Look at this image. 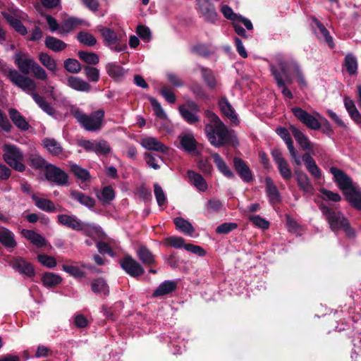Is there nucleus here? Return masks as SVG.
Wrapping results in <instances>:
<instances>
[{
	"label": "nucleus",
	"mask_w": 361,
	"mask_h": 361,
	"mask_svg": "<svg viewBox=\"0 0 361 361\" xmlns=\"http://www.w3.org/2000/svg\"><path fill=\"white\" fill-rule=\"evenodd\" d=\"M204 116L211 123H207L204 127L206 137L211 145L220 148L238 145L234 131L229 130L215 113L207 109Z\"/></svg>",
	"instance_id": "nucleus-1"
},
{
	"label": "nucleus",
	"mask_w": 361,
	"mask_h": 361,
	"mask_svg": "<svg viewBox=\"0 0 361 361\" xmlns=\"http://www.w3.org/2000/svg\"><path fill=\"white\" fill-rule=\"evenodd\" d=\"M330 172L338 188L342 190L345 200L356 210H361V190L353 184V180L343 171L331 167Z\"/></svg>",
	"instance_id": "nucleus-2"
},
{
	"label": "nucleus",
	"mask_w": 361,
	"mask_h": 361,
	"mask_svg": "<svg viewBox=\"0 0 361 361\" xmlns=\"http://www.w3.org/2000/svg\"><path fill=\"white\" fill-rule=\"evenodd\" d=\"M319 207L329 224L332 231L343 230L350 238L355 236V230L350 226L348 219L344 216L341 212H336L324 203H321Z\"/></svg>",
	"instance_id": "nucleus-3"
},
{
	"label": "nucleus",
	"mask_w": 361,
	"mask_h": 361,
	"mask_svg": "<svg viewBox=\"0 0 361 361\" xmlns=\"http://www.w3.org/2000/svg\"><path fill=\"white\" fill-rule=\"evenodd\" d=\"M57 221L59 224L74 231H81L90 238L99 237L102 234V228L93 223L83 222L75 215L59 214Z\"/></svg>",
	"instance_id": "nucleus-4"
},
{
	"label": "nucleus",
	"mask_w": 361,
	"mask_h": 361,
	"mask_svg": "<svg viewBox=\"0 0 361 361\" xmlns=\"http://www.w3.org/2000/svg\"><path fill=\"white\" fill-rule=\"evenodd\" d=\"M71 113L86 130L94 132L101 129L104 118L102 109L93 111L90 115L83 113L80 109H71Z\"/></svg>",
	"instance_id": "nucleus-5"
},
{
	"label": "nucleus",
	"mask_w": 361,
	"mask_h": 361,
	"mask_svg": "<svg viewBox=\"0 0 361 361\" xmlns=\"http://www.w3.org/2000/svg\"><path fill=\"white\" fill-rule=\"evenodd\" d=\"M4 154L3 159L14 170L23 172L25 166L22 163L23 154L18 147L13 145H5L4 146Z\"/></svg>",
	"instance_id": "nucleus-6"
},
{
	"label": "nucleus",
	"mask_w": 361,
	"mask_h": 361,
	"mask_svg": "<svg viewBox=\"0 0 361 361\" xmlns=\"http://www.w3.org/2000/svg\"><path fill=\"white\" fill-rule=\"evenodd\" d=\"M6 78L23 91H33L36 89V85L32 79L20 74L14 68H10Z\"/></svg>",
	"instance_id": "nucleus-7"
},
{
	"label": "nucleus",
	"mask_w": 361,
	"mask_h": 361,
	"mask_svg": "<svg viewBox=\"0 0 361 361\" xmlns=\"http://www.w3.org/2000/svg\"><path fill=\"white\" fill-rule=\"evenodd\" d=\"M121 269L130 276L138 278L144 274L145 269L131 255H126L119 261Z\"/></svg>",
	"instance_id": "nucleus-8"
},
{
	"label": "nucleus",
	"mask_w": 361,
	"mask_h": 361,
	"mask_svg": "<svg viewBox=\"0 0 361 361\" xmlns=\"http://www.w3.org/2000/svg\"><path fill=\"white\" fill-rule=\"evenodd\" d=\"M44 176L47 181L63 186L68 183V175L61 168L51 164L47 166Z\"/></svg>",
	"instance_id": "nucleus-9"
},
{
	"label": "nucleus",
	"mask_w": 361,
	"mask_h": 361,
	"mask_svg": "<svg viewBox=\"0 0 361 361\" xmlns=\"http://www.w3.org/2000/svg\"><path fill=\"white\" fill-rule=\"evenodd\" d=\"M197 11L206 22L214 24L218 20L219 15L216 8L210 0H196Z\"/></svg>",
	"instance_id": "nucleus-10"
},
{
	"label": "nucleus",
	"mask_w": 361,
	"mask_h": 361,
	"mask_svg": "<svg viewBox=\"0 0 361 361\" xmlns=\"http://www.w3.org/2000/svg\"><path fill=\"white\" fill-rule=\"evenodd\" d=\"M8 264L15 271L28 278H32L36 274L34 266L22 257H12Z\"/></svg>",
	"instance_id": "nucleus-11"
},
{
	"label": "nucleus",
	"mask_w": 361,
	"mask_h": 361,
	"mask_svg": "<svg viewBox=\"0 0 361 361\" xmlns=\"http://www.w3.org/2000/svg\"><path fill=\"white\" fill-rule=\"evenodd\" d=\"M294 116L308 128L311 130H319L321 128L320 122L310 113L300 107H293L291 109Z\"/></svg>",
	"instance_id": "nucleus-12"
},
{
	"label": "nucleus",
	"mask_w": 361,
	"mask_h": 361,
	"mask_svg": "<svg viewBox=\"0 0 361 361\" xmlns=\"http://www.w3.org/2000/svg\"><path fill=\"white\" fill-rule=\"evenodd\" d=\"M233 167L239 177L245 183L253 180L252 172L247 162L238 157L233 158Z\"/></svg>",
	"instance_id": "nucleus-13"
},
{
	"label": "nucleus",
	"mask_w": 361,
	"mask_h": 361,
	"mask_svg": "<svg viewBox=\"0 0 361 361\" xmlns=\"http://www.w3.org/2000/svg\"><path fill=\"white\" fill-rule=\"evenodd\" d=\"M35 62L27 54L17 52L14 55V63L20 72L24 75L30 74Z\"/></svg>",
	"instance_id": "nucleus-14"
},
{
	"label": "nucleus",
	"mask_w": 361,
	"mask_h": 361,
	"mask_svg": "<svg viewBox=\"0 0 361 361\" xmlns=\"http://www.w3.org/2000/svg\"><path fill=\"white\" fill-rule=\"evenodd\" d=\"M136 254L140 261L145 266L152 267L157 264L155 256L146 245H140L136 250Z\"/></svg>",
	"instance_id": "nucleus-15"
},
{
	"label": "nucleus",
	"mask_w": 361,
	"mask_h": 361,
	"mask_svg": "<svg viewBox=\"0 0 361 361\" xmlns=\"http://www.w3.org/2000/svg\"><path fill=\"white\" fill-rule=\"evenodd\" d=\"M141 145L147 150L155 151L163 154H167L169 152V147L167 146L153 137L143 138L141 141Z\"/></svg>",
	"instance_id": "nucleus-16"
},
{
	"label": "nucleus",
	"mask_w": 361,
	"mask_h": 361,
	"mask_svg": "<svg viewBox=\"0 0 361 361\" xmlns=\"http://www.w3.org/2000/svg\"><path fill=\"white\" fill-rule=\"evenodd\" d=\"M0 243L8 250H12L17 246L14 233L4 226H0Z\"/></svg>",
	"instance_id": "nucleus-17"
},
{
	"label": "nucleus",
	"mask_w": 361,
	"mask_h": 361,
	"mask_svg": "<svg viewBox=\"0 0 361 361\" xmlns=\"http://www.w3.org/2000/svg\"><path fill=\"white\" fill-rule=\"evenodd\" d=\"M219 106L222 114L233 123L237 125L239 123L235 110L226 97H224L219 99Z\"/></svg>",
	"instance_id": "nucleus-18"
},
{
	"label": "nucleus",
	"mask_w": 361,
	"mask_h": 361,
	"mask_svg": "<svg viewBox=\"0 0 361 361\" xmlns=\"http://www.w3.org/2000/svg\"><path fill=\"white\" fill-rule=\"evenodd\" d=\"M8 115L16 128L22 131H26L29 129L30 125L26 118L16 109H9Z\"/></svg>",
	"instance_id": "nucleus-19"
},
{
	"label": "nucleus",
	"mask_w": 361,
	"mask_h": 361,
	"mask_svg": "<svg viewBox=\"0 0 361 361\" xmlns=\"http://www.w3.org/2000/svg\"><path fill=\"white\" fill-rule=\"evenodd\" d=\"M290 130L294 138L295 139L297 142L300 145V146L301 147V148L303 150L308 151V152L312 150V149H313L312 143L310 141L308 137L302 132H301L299 129H298L294 126H290Z\"/></svg>",
	"instance_id": "nucleus-20"
},
{
	"label": "nucleus",
	"mask_w": 361,
	"mask_h": 361,
	"mask_svg": "<svg viewBox=\"0 0 361 361\" xmlns=\"http://www.w3.org/2000/svg\"><path fill=\"white\" fill-rule=\"evenodd\" d=\"M266 183V194L269 198V202L271 204L280 203L281 202V197L277 187L273 183L270 177H267L265 179Z\"/></svg>",
	"instance_id": "nucleus-21"
},
{
	"label": "nucleus",
	"mask_w": 361,
	"mask_h": 361,
	"mask_svg": "<svg viewBox=\"0 0 361 361\" xmlns=\"http://www.w3.org/2000/svg\"><path fill=\"white\" fill-rule=\"evenodd\" d=\"M302 160L305 162L306 169L312 176L315 179L322 178V171L309 152L305 153L302 156Z\"/></svg>",
	"instance_id": "nucleus-22"
},
{
	"label": "nucleus",
	"mask_w": 361,
	"mask_h": 361,
	"mask_svg": "<svg viewBox=\"0 0 361 361\" xmlns=\"http://www.w3.org/2000/svg\"><path fill=\"white\" fill-rule=\"evenodd\" d=\"M67 85L78 92H89L92 89V86L87 82L73 75L67 77Z\"/></svg>",
	"instance_id": "nucleus-23"
},
{
	"label": "nucleus",
	"mask_w": 361,
	"mask_h": 361,
	"mask_svg": "<svg viewBox=\"0 0 361 361\" xmlns=\"http://www.w3.org/2000/svg\"><path fill=\"white\" fill-rule=\"evenodd\" d=\"M180 145L186 152L194 153L197 150V142L192 134H184L178 136Z\"/></svg>",
	"instance_id": "nucleus-24"
},
{
	"label": "nucleus",
	"mask_w": 361,
	"mask_h": 361,
	"mask_svg": "<svg viewBox=\"0 0 361 361\" xmlns=\"http://www.w3.org/2000/svg\"><path fill=\"white\" fill-rule=\"evenodd\" d=\"M212 157L216 168L225 177L229 179H233L235 177L233 171L229 168L224 159L218 153H212Z\"/></svg>",
	"instance_id": "nucleus-25"
},
{
	"label": "nucleus",
	"mask_w": 361,
	"mask_h": 361,
	"mask_svg": "<svg viewBox=\"0 0 361 361\" xmlns=\"http://www.w3.org/2000/svg\"><path fill=\"white\" fill-rule=\"evenodd\" d=\"M271 72L278 87L281 90L282 94L290 99H293L294 97L293 94L291 92V91L287 87L285 83V80L282 78V76L281 75V73H279L278 69L274 66H272L271 67Z\"/></svg>",
	"instance_id": "nucleus-26"
},
{
	"label": "nucleus",
	"mask_w": 361,
	"mask_h": 361,
	"mask_svg": "<svg viewBox=\"0 0 361 361\" xmlns=\"http://www.w3.org/2000/svg\"><path fill=\"white\" fill-rule=\"evenodd\" d=\"M189 182L196 187L199 190L204 192L208 188V185L202 176L192 170L187 172Z\"/></svg>",
	"instance_id": "nucleus-27"
},
{
	"label": "nucleus",
	"mask_w": 361,
	"mask_h": 361,
	"mask_svg": "<svg viewBox=\"0 0 361 361\" xmlns=\"http://www.w3.org/2000/svg\"><path fill=\"white\" fill-rule=\"evenodd\" d=\"M22 235L37 247H45L47 244L46 239L40 234L32 230L23 229Z\"/></svg>",
	"instance_id": "nucleus-28"
},
{
	"label": "nucleus",
	"mask_w": 361,
	"mask_h": 361,
	"mask_svg": "<svg viewBox=\"0 0 361 361\" xmlns=\"http://www.w3.org/2000/svg\"><path fill=\"white\" fill-rule=\"evenodd\" d=\"M42 145L52 156L57 157L63 152L61 143L54 138L45 137L42 140Z\"/></svg>",
	"instance_id": "nucleus-29"
},
{
	"label": "nucleus",
	"mask_w": 361,
	"mask_h": 361,
	"mask_svg": "<svg viewBox=\"0 0 361 361\" xmlns=\"http://www.w3.org/2000/svg\"><path fill=\"white\" fill-rule=\"evenodd\" d=\"M70 195L80 204L84 205L89 209L94 208L96 204V201L93 197L86 195L80 191L71 190L70 192Z\"/></svg>",
	"instance_id": "nucleus-30"
},
{
	"label": "nucleus",
	"mask_w": 361,
	"mask_h": 361,
	"mask_svg": "<svg viewBox=\"0 0 361 361\" xmlns=\"http://www.w3.org/2000/svg\"><path fill=\"white\" fill-rule=\"evenodd\" d=\"M2 16L6 21L19 34L25 35L27 32V28L18 18L7 12H2Z\"/></svg>",
	"instance_id": "nucleus-31"
},
{
	"label": "nucleus",
	"mask_w": 361,
	"mask_h": 361,
	"mask_svg": "<svg viewBox=\"0 0 361 361\" xmlns=\"http://www.w3.org/2000/svg\"><path fill=\"white\" fill-rule=\"evenodd\" d=\"M312 21L314 23L315 25L319 31V36H318V38L324 40L331 49H334L335 44L329 30L316 17H312Z\"/></svg>",
	"instance_id": "nucleus-32"
},
{
	"label": "nucleus",
	"mask_w": 361,
	"mask_h": 361,
	"mask_svg": "<svg viewBox=\"0 0 361 361\" xmlns=\"http://www.w3.org/2000/svg\"><path fill=\"white\" fill-rule=\"evenodd\" d=\"M91 290L94 293L105 297L109 294V286L103 278H97L92 280Z\"/></svg>",
	"instance_id": "nucleus-33"
},
{
	"label": "nucleus",
	"mask_w": 361,
	"mask_h": 361,
	"mask_svg": "<svg viewBox=\"0 0 361 361\" xmlns=\"http://www.w3.org/2000/svg\"><path fill=\"white\" fill-rule=\"evenodd\" d=\"M42 284L46 288H54L62 282V278L53 272H45L41 277Z\"/></svg>",
	"instance_id": "nucleus-34"
},
{
	"label": "nucleus",
	"mask_w": 361,
	"mask_h": 361,
	"mask_svg": "<svg viewBox=\"0 0 361 361\" xmlns=\"http://www.w3.org/2000/svg\"><path fill=\"white\" fill-rule=\"evenodd\" d=\"M177 283L173 281H165L161 283L152 293L153 297H159L167 295L176 290Z\"/></svg>",
	"instance_id": "nucleus-35"
},
{
	"label": "nucleus",
	"mask_w": 361,
	"mask_h": 361,
	"mask_svg": "<svg viewBox=\"0 0 361 361\" xmlns=\"http://www.w3.org/2000/svg\"><path fill=\"white\" fill-rule=\"evenodd\" d=\"M32 97L34 101L42 111H44L49 116H54L55 114V109L53 107L51 103L46 101L44 97L40 96L37 92L32 93Z\"/></svg>",
	"instance_id": "nucleus-36"
},
{
	"label": "nucleus",
	"mask_w": 361,
	"mask_h": 361,
	"mask_svg": "<svg viewBox=\"0 0 361 361\" xmlns=\"http://www.w3.org/2000/svg\"><path fill=\"white\" fill-rule=\"evenodd\" d=\"M178 111L183 119L188 124L193 125L200 121L199 116L195 112L190 111L185 105H180Z\"/></svg>",
	"instance_id": "nucleus-37"
},
{
	"label": "nucleus",
	"mask_w": 361,
	"mask_h": 361,
	"mask_svg": "<svg viewBox=\"0 0 361 361\" xmlns=\"http://www.w3.org/2000/svg\"><path fill=\"white\" fill-rule=\"evenodd\" d=\"M44 44L47 48L55 52L61 51L67 47V44L63 41L52 36H47Z\"/></svg>",
	"instance_id": "nucleus-38"
},
{
	"label": "nucleus",
	"mask_w": 361,
	"mask_h": 361,
	"mask_svg": "<svg viewBox=\"0 0 361 361\" xmlns=\"http://www.w3.org/2000/svg\"><path fill=\"white\" fill-rule=\"evenodd\" d=\"M99 32L108 46L115 44L118 41L116 32L111 28L101 27Z\"/></svg>",
	"instance_id": "nucleus-39"
},
{
	"label": "nucleus",
	"mask_w": 361,
	"mask_h": 361,
	"mask_svg": "<svg viewBox=\"0 0 361 361\" xmlns=\"http://www.w3.org/2000/svg\"><path fill=\"white\" fill-rule=\"evenodd\" d=\"M199 69L206 85L212 90L215 89L217 82L212 71L208 68L202 66H200Z\"/></svg>",
	"instance_id": "nucleus-40"
},
{
	"label": "nucleus",
	"mask_w": 361,
	"mask_h": 361,
	"mask_svg": "<svg viewBox=\"0 0 361 361\" xmlns=\"http://www.w3.org/2000/svg\"><path fill=\"white\" fill-rule=\"evenodd\" d=\"M173 223L178 230L188 235H192L195 231V228L191 223L182 217L175 218L173 219Z\"/></svg>",
	"instance_id": "nucleus-41"
},
{
	"label": "nucleus",
	"mask_w": 361,
	"mask_h": 361,
	"mask_svg": "<svg viewBox=\"0 0 361 361\" xmlns=\"http://www.w3.org/2000/svg\"><path fill=\"white\" fill-rule=\"evenodd\" d=\"M32 199L35 201V205L40 209L47 212H55L56 207L54 202L48 199L39 198L33 195Z\"/></svg>",
	"instance_id": "nucleus-42"
},
{
	"label": "nucleus",
	"mask_w": 361,
	"mask_h": 361,
	"mask_svg": "<svg viewBox=\"0 0 361 361\" xmlns=\"http://www.w3.org/2000/svg\"><path fill=\"white\" fill-rule=\"evenodd\" d=\"M27 164L34 169H44V171H46L47 166L50 164L42 157L37 154H31L27 159Z\"/></svg>",
	"instance_id": "nucleus-43"
},
{
	"label": "nucleus",
	"mask_w": 361,
	"mask_h": 361,
	"mask_svg": "<svg viewBox=\"0 0 361 361\" xmlns=\"http://www.w3.org/2000/svg\"><path fill=\"white\" fill-rule=\"evenodd\" d=\"M343 66L349 75H355L358 66L357 58L351 53L346 54L344 59Z\"/></svg>",
	"instance_id": "nucleus-44"
},
{
	"label": "nucleus",
	"mask_w": 361,
	"mask_h": 361,
	"mask_svg": "<svg viewBox=\"0 0 361 361\" xmlns=\"http://www.w3.org/2000/svg\"><path fill=\"white\" fill-rule=\"evenodd\" d=\"M40 63L49 71L55 73L57 71V64L54 59L47 53L40 52L38 56Z\"/></svg>",
	"instance_id": "nucleus-45"
},
{
	"label": "nucleus",
	"mask_w": 361,
	"mask_h": 361,
	"mask_svg": "<svg viewBox=\"0 0 361 361\" xmlns=\"http://www.w3.org/2000/svg\"><path fill=\"white\" fill-rule=\"evenodd\" d=\"M107 74L114 80H118L124 75V69L116 63H109L106 65Z\"/></svg>",
	"instance_id": "nucleus-46"
},
{
	"label": "nucleus",
	"mask_w": 361,
	"mask_h": 361,
	"mask_svg": "<svg viewBox=\"0 0 361 361\" xmlns=\"http://www.w3.org/2000/svg\"><path fill=\"white\" fill-rule=\"evenodd\" d=\"M78 56L81 61L87 64V66H94L99 62L98 54L94 52L79 51L78 52Z\"/></svg>",
	"instance_id": "nucleus-47"
},
{
	"label": "nucleus",
	"mask_w": 361,
	"mask_h": 361,
	"mask_svg": "<svg viewBox=\"0 0 361 361\" xmlns=\"http://www.w3.org/2000/svg\"><path fill=\"white\" fill-rule=\"evenodd\" d=\"M185 240L180 236H169L167 238H165L163 240L164 245L166 246H170L171 247L176 248V249H180L182 247L185 248Z\"/></svg>",
	"instance_id": "nucleus-48"
},
{
	"label": "nucleus",
	"mask_w": 361,
	"mask_h": 361,
	"mask_svg": "<svg viewBox=\"0 0 361 361\" xmlns=\"http://www.w3.org/2000/svg\"><path fill=\"white\" fill-rule=\"evenodd\" d=\"M70 171L77 178L82 181H87L90 178V172L76 164L70 165Z\"/></svg>",
	"instance_id": "nucleus-49"
},
{
	"label": "nucleus",
	"mask_w": 361,
	"mask_h": 361,
	"mask_svg": "<svg viewBox=\"0 0 361 361\" xmlns=\"http://www.w3.org/2000/svg\"><path fill=\"white\" fill-rule=\"evenodd\" d=\"M63 66L64 68L71 73H78L83 68L77 59L73 58L65 60Z\"/></svg>",
	"instance_id": "nucleus-50"
},
{
	"label": "nucleus",
	"mask_w": 361,
	"mask_h": 361,
	"mask_svg": "<svg viewBox=\"0 0 361 361\" xmlns=\"http://www.w3.org/2000/svg\"><path fill=\"white\" fill-rule=\"evenodd\" d=\"M78 40L85 45L92 47L96 44V38L90 33L85 31L80 32L77 35Z\"/></svg>",
	"instance_id": "nucleus-51"
},
{
	"label": "nucleus",
	"mask_w": 361,
	"mask_h": 361,
	"mask_svg": "<svg viewBox=\"0 0 361 361\" xmlns=\"http://www.w3.org/2000/svg\"><path fill=\"white\" fill-rule=\"evenodd\" d=\"M82 70L86 78L90 81L97 82L99 80V71L92 66H83Z\"/></svg>",
	"instance_id": "nucleus-52"
},
{
	"label": "nucleus",
	"mask_w": 361,
	"mask_h": 361,
	"mask_svg": "<svg viewBox=\"0 0 361 361\" xmlns=\"http://www.w3.org/2000/svg\"><path fill=\"white\" fill-rule=\"evenodd\" d=\"M111 147L107 141L104 140L96 142L94 152L97 155L106 156L111 152Z\"/></svg>",
	"instance_id": "nucleus-53"
},
{
	"label": "nucleus",
	"mask_w": 361,
	"mask_h": 361,
	"mask_svg": "<svg viewBox=\"0 0 361 361\" xmlns=\"http://www.w3.org/2000/svg\"><path fill=\"white\" fill-rule=\"evenodd\" d=\"M115 197V192L111 186H105L102 188L99 200L106 204H109Z\"/></svg>",
	"instance_id": "nucleus-54"
},
{
	"label": "nucleus",
	"mask_w": 361,
	"mask_h": 361,
	"mask_svg": "<svg viewBox=\"0 0 361 361\" xmlns=\"http://www.w3.org/2000/svg\"><path fill=\"white\" fill-rule=\"evenodd\" d=\"M38 262L47 268H54L56 266V260L52 257L45 254H39L37 255Z\"/></svg>",
	"instance_id": "nucleus-55"
},
{
	"label": "nucleus",
	"mask_w": 361,
	"mask_h": 361,
	"mask_svg": "<svg viewBox=\"0 0 361 361\" xmlns=\"http://www.w3.org/2000/svg\"><path fill=\"white\" fill-rule=\"evenodd\" d=\"M280 175L285 180H289L292 178V171L286 160L277 164Z\"/></svg>",
	"instance_id": "nucleus-56"
},
{
	"label": "nucleus",
	"mask_w": 361,
	"mask_h": 361,
	"mask_svg": "<svg viewBox=\"0 0 361 361\" xmlns=\"http://www.w3.org/2000/svg\"><path fill=\"white\" fill-rule=\"evenodd\" d=\"M145 159L147 164L153 168L155 170L159 169L160 166L157 164L158 159H161V157L153 153V152H145L144 154Z\"/></svg>",
	"instance_id": "nucleus-57"
},
{
	"label": "nucleus",
	"mask_w": 361,
	"mask_h": 361,
	"mask_svg": "<svg viewBox=\"0 0 361 361\" xmlns=\"http://www.w3.org/2000/svg\"><path fill=\"white\" fill-rule=\"evenodd\" d=\"M149 101L152 106L153 111L156 116L162 119L166 118V114H165L164 109L161 107V104L157 101V99L150 97H149Z\"/></svg>",
	"instance_id": "nucleus-58"
},
{
	"label": "nucleus",
	"mask_w": 361,
	"mask_h": 361,
	"mask_svg": "<svg viewBox=\"0 0 361 361\" xmlns=\"http://www.w3.org/2000/svg\"><path fill=\"white\" fill-rule=\"evenodd\" d=\"M238 228V224L233 222H225L218 226L215 230L217 234H228Z\"/></svg>",
	"instance_id": "nucleus-59"
},
{
	"label": "nucleus",
	"mask_w": 361,
	"mask_h": 361,
	"mask_svg": "<svg viewBox=\"0 0 361 361\" xmlns=\"http://www.w3.org/2000/svg\"><path fill=\"white\" fill-rule=\"evenodd\" d=\"M190 90L195 94L197 99H206L208 98V95L203 87L198 82L192 83L190 87Z\"/></svg>",
	"instance_id": "nucleus-60"
},
{
	"label": "nucleus",
	"mask_w": 361,
	"mask_h": 361,
	"mask_svg": "<svg viewBox=\"0 0 361 361\" xmlns=\"http://www.w3.org/2000/svg\"><path fill=\"white\" fill-rule=\"evenodd\" d=\"M299 188L305 192H311L313 190V186L307 175H305L296 179Z\"/></svg>",
	"instance_id": "nucleus-61"
},
{
	"label": "nucleus",
	"mask_w": 361,
	"mask_h": 361,
	"mask_svg": "<svg viewBox=\"0 0 361 361\" xmlns=\"http://www.w3.org/2000/svg\"><path fill=\"white\" fill-rule=\"evenodd\" d=\"M136 33L145 42H148L152 39V32L150 29L144 25H137Z\"/></svg>",
	"instance_id": "nucleus-62"
},
{
	"label": "nucleus",
	"mask_w": 361,
	"mask_h": 361,
	"mask_svg": "<svg viewBox=\"0 0 361 361\" xmlns=\"http://www.w3.org/2000/svg\"><path fill=\"white\" fill-rule=\"evenodd\" d=\"M221 12L226 19L233 21V23L237 21L240 16L238 13H234L233 9L228 5H223L221 8Z\"/></svg>",
	"instance_id": "nucleus-63"
},
{
	"label": "nucleus",
	"mask_w": 361,
	"mask_h": 361,
	"mask_svg": "<svg viewBox=\"0 0 361 361\" xmlns=\"http://www.w3.org/2000/svg\"><path fill=\"white\" fill-rule=\"evenodd\" d=\"M81 23V20L77 18H68L63 21L62 29L66 32H70L77 27Z\"/></svg>",
	"instance_id": "nucleus-64"
}]
</instances>
